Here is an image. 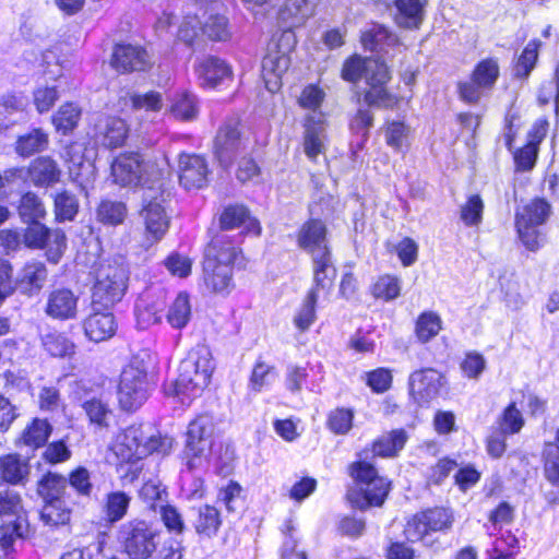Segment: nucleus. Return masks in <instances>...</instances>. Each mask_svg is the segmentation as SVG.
<instances>
[{
	"label": "nucleus",
	"instance_id": "f257e3e1",
	"mask_svg": "<svg viewBox=\"0 0 559 559\" xmlns=\"http://www.w3.org/2000/svg\"><path fill=\"white\" fill-rule=\"evenodd\" d=\"M214 365L210 349L204 345L192 348L181 360L177 379L166 388L168 395L189 405L209 385Z\"/></svg>",
	"mask_w": 559,
	"mask_h": 559
},
{
	"label": "nucleus",
	"instance_id": "f03ea898",
	"mask_svg": "<svg viewBox=\"0 0 559 559\" xmlns=\"http://www.w3.org/2000/svg\"><path fill=\"white\" fill-rule=\"evenodd\" d=\"M342 79L352 83L365 79L369 86L365 94V102L368 105L391 108L397 102L396 97L385 87L390 80V72L383 61L354 55L345 60Z\"/></svg>",
	"mask_w": 559,
	"mask_h": 559
},
{
	"label": "nucleus",
	"instance_id": "7ed1b4c3",
	"mask_svg": "<svg viewBox=\"0 0 559 559\" xmlns=\"http://www.w3.org/2000/svg\"><path fill=\"white\" fill-rule=\"evenodd\" d=\"M168 169L165 157L159 159L144 158L139 153H124L117 156L111 164L114 181L121 187H143L146 191H155Z\"/></svg>",
	"mask_w": 559,
	"mask_h": 559
},
{
	"label": "nucleus",
	"instance_id": "20e7f679",
	"mask_svg": "<svg viewBox=\"0 0 559 559\" xmlns=\"http://www.w3.org/2000/svg\"><path fill=\"white\" fill-rule=\"evenodd\" d=\"M360 459L349 465V474L354 479V487L347 491L350 504L359 510L383 504L389 491L390 481L380 476L372 463L368 462V452H364Z\"/></svg>",
	"mask_w": 559,
	"mask_h": 559
},
{
	"label": "nucleus",
	"instance_id": "39448f33",
	"mask_svg": "<svg viewBox=\"0 0 559 559\" xmlns=\"http://www.w3.org/2000/svg\"><path fill=\"white\" fill-rule=\"evenodd\" d=\"M173 449V439L154 431L151 425H131L122 430L114 447L121 461L143 459L150 454H168Z\"/></svg>",
	"mask_w": 559,
	"mask_h": 559
},
{
	"label": "nucleus",
	"instance_id": "423d86ee",
	"mask_svg": "<svg viewBox=\"0 0 559 559\" xmlns=\"http://www.w3.org/2000/svg\"><path fill=\"white\" fill-rule=\"evenodd\" d=\"M239 254L238 246L227 234L214 237L204 253V281L216 293H226L231 286V264Z\"/></svg>",
	"mask_w": 559,
	"mask_h": 559
},
{
	"label": "nucleus",
	"instance_id": "0eeeda50",
	"mask_svg": "<svg viewBox=\"0 0 559 559\" xmlns=\"http://www.w3.org/2000/svg\"><path fill=\"white\" fill-rule=\"evenodd\" d=\"M185 453L190 471L205 469L211 465L216 453L215 424L211 415H200L189 424Z\"/></svg>",
	"mask_w": 559,
	"mask_h": 559
},
{
	"label": "nucleus",
	"instance_id": "6e6552de",
	"mask_svg": "<svg viewBox=\"0 0 559 559\" xmlns=\"http://www.w3.org/2000/svg\"><path fill=\"white\" fill-rule=\"evenodd\" d=\"M129 282V272L120 263H103L96 271V280L93 286V307L109 309L121 301Z\"/></svg>",
	"mask_w": 559,
	"mask_h": 559
},
{
	"label": "nucleus",
	"instance_id": "1a4fd4ad",
	"mask_svg": "<svg viewBox=\"0 0 559 559\" xmlns=\"http://www.w3.org/2000/svg\"><path fill=\"white\" fill-rule=\"evenodd\" d=\"M148 396L147 371L143 360L134 357L122 370L118 400L122 409H138Z\"/></svg>",
	"mask_w": 559,
	"mask_h": 559
},
{
	"label": "nucleus",
	"instance_id": "9d476101",
	"mask_svg": "<svg viewBox=\"0 0 559 559\" xmlns=\"http://www.w3.org/2000/svg\"><path fill=\"white\" fill-rule=\"evenodd\" d=\"M158 532L145 521L133 520L119 531L124 554L129 559H148L157 549Z\"/></svg>",
	"mask_w": 559,
	"mask_h": 559
},
{
	"label": "nucleus",
	"instance_id": "9b49d317",
	"mask_svg": "<svg viewBox=\"0 0 559 559\" xmlns=\"http://www.w3.org/2000/svg\"><path fill=\"white\" fill-rule=\"evenodd\" d=\"M550 204L544 199H534L518 211L515 225L523 245L531 251L540 247V235L537 230L549 217Z\"/></svg>",
	"mask_w": 559,
	"mask_h": 559
},
{
	"label": "nucleus",
	"instance_id": "f8f14e48",
	"mask_svg": "<svg viewBox=\"0 0 559 559\" xmlns=\"http://www.w3.org/2000/svg\"><path fill=\"white\" fill-rule=\"evenodd\" d=\"M453 523V514L444 508L428 509L415 514L406 524L405 535L409 542L424 540L430 533L447 532Z\"/></svg>",
	"mask_w": 559,
	"mask_h": 559
},
{
	"label": "nucleus",
	"instance_id": "ddd939ff",
	"mask_svg": "<svg viewBox=\"0 0 559 559\" xmlns=\"http://www.w3.org/2000/svg\"><path fill=\"white\" fill-rule=\"evenodd\" d=\"M160 186L155 191H146L143 195V209L141 216L144 219L145 229L153 241L160 240L169 227V218L163 205L164 198Z\"/></svg>",
	"mask_w": 559,
	"mask_h": 559
},
{
	"label": "nucleus",
	"instance_id": "4468645a",
	"mask_svg": "<svg viewBox=\"0 0 559 559\" xmlns=\"http://www.w3.org/2000/svg\"><path fill=\"white\" fill-rule=\"evenodd\" d=\"M324 381V369L321 362H307L306 366L290 364L285 371L284 384L292 394H299L305 388L319 392Z\"/></svg>",
	"mask_w": 559,
	"mask_h": 559
},
{
	"label": "nucleus",
	"instance_id": "2eb2a0df",
	"mask_svg": "<svg viewBox=\"0 0 559 559\" xmlns=\"http://www.w3.org/2000/svg\"><path fill=\"white\" fill-rule=\"evenodd\" d=\"M447 384L445 376L433 368L416 370L408 379L409 394L420 404L439 396Z\"/></svg>",
	"mask_w": 559,
	"mask_h": 559
},
{
	"label": "nucleus",
	"instance_id": "dca6fc26",
	"mask_svg": "<svg viewBox=\"0 0 559 559\" xmlns=\"http://www.w3.org/2000/svg\"><path fill=\"white\" fill-rule=\"evenodd\" d=\"M326 126V119L322 111L308 112L304 118V152L311 160H316L320 154L325 152Z\"/></svg>",
	"mask_w": 559,
	"mask_h": 559
},
{
	"label": "nucleus",
	"instance_id": "f3484780",
	"mask_svg": "<svg viewBox=\"0 0 559 559\" xmlns=\"http://www.w3.org/2000/svg\"><path fill=\"white\" fill-rule=\"evenodd\" d=\"M80 295L67 287L53 288L47 296L45 313L59 321L76 319Z\"/></svg>",
	"mask_w": 559,
	"mask_h": 559
},
{
	"label": "nucleus",
	"instance_id": "a211bd4d",
	"mask_svg": "<svg viewBox=\"0 0 559 559\" xmlns=\"http://www.w3.org/2000/svg\"><path fill=\"white\" fill-rule=\"evenodd\" d=\"M209 165L206 159L198 154H181L179 156V181L187 189H202L209 181Z\"/></svg>",
	"mask_w": 559,
	"mask_h": 559
},
{
	"label": "nucleus",
	"instance_id": "6ab92c4d",
	"mask_svg": "<svg viewBox=\"0 0 559 559\" xmlns=\"http://www.w3.org/2000/svg\"><path fill=\"white\" fill-rule=\"evenodd\" d=\"M240 145L239 119L226 120L218 129L214 143L216 157L223 167L231 164Z\"/></svg>",
	"mask_w": 559,
	"mask_h": 559
},
{
	"label": "nucleus",
	"instance_id": "aec40b11",
	"mask_svg": "<svg viewBox=\"0 0 559 559\" xmlns=\"http://www.w3.org/2000/svg\"><path fill=\"white\" fill-rule=\"evenodd\" d=\"M298 246L312 257L331 253L328 246L326 227L320 219H309L302 224L297 235Z\"/></svg>",
	"mask_w": 559,
	"mask_h": 559
},
{
	"label": "nucleus",
	"instance_id": "412c9836",
	"mask_svg": "<svg viewBox=\"0 0 559 559\" xmlns=\"http://www.w3.org/2000/svg\"><path fill=\"white\" fill-rule=\"evenodd\" d=\"M318 0H286L280 10L278 19L288 28L282 34L281 40L288 44L294 40L290 28L300 26L313 14Z\"/></svg>",
	"mask_w": 559,
	"mask_h": 559
},
{
	"label": "nucleus",
	"instance_id": "4be33fe9",
	"mask_svg": "<svg viewBox=\"0 0 559 559\" xmlns=\"http://www.w3.org/2000/svg\"><path fill=\"white\" fill-rule=\"evenodd\" d=\"M289 64L290 59L286 51L280 50L277 44L269 46L262 60V76L270 92L274 93L280 88L282 75Z\"/></svg>",
	"mask_w": 559,
	"mask_h": 559
},
{
	"label": "nucleus",
	"instance_id": "5701e85b",
	"mask_svg": "<svg viewBox=\"0 0 559 559\" xmlns=\"http://www.w3.org/2000/svg\"><path fill=\"white\" fill-rule=\"evenodd\" d=\"M150 64L148 53L141 46L119 44L114 48L111 66L119 72L144 71Z\"/></svg>",
	"mask_w": 559,
	"mask_h": 559
},
{
	"label": "nucleus",
	"instance_id": "b1692460",
	"mask_svg": "<svg viewBox=\"0 0 559 559\" xmlns=\"http://www.w3.org/2000/svg\"><path fill=\"white\" fill-rule=\"evenodd\" d=\"M195 73L202 86L216 87L219 84L231 80V68L223 59L209 56L195 64Z\"/></svg>",
	"mask_w": 559,
	"mask_h": 559
},
{
	"label": "nucleus",
	"instance_id": "393cba45",
	"mask_svg": "<svg viewBox=\"0 0 559 559\" xmlns=\"http://www.w3.org/2000/svg\"><path fill=\"white\" fill-rule=\"evenodd\" d=\"M128 131L124 120L117 117H105L95 126V139L103 146L114 148L124 143Z\"/></svg>",
	"mask_w": 559,
	"mask_h": 559
},
{
	"label": "nucleus",
	"instance_id": "a878e982",
	"mask_svg": "<svg viewBox=\"0 0 559 559\" xmlns=\"http://www.w3.org/2000/svg\"><path fill=\"white\" fill-rule=\"evenodd\" d=\"M312 266L313 285L308 293H314L317 297H320V294H322L323 297H328L336 276L332 253L312 257Z\"/></svg>",
	"mask_w": 559,
	"mask_h": 559
},
{
	"label": "nucleus",
	"instance_id": "bb28decb",
	"mask_svg": "<svg viewBox=\"0 0 559 559\" xmlns=\"http://www.w3.org/2000/svg\"><path fill=\"white\" fill-rule=\"evenodd\" d=\"M361 44L365 49L370 51L389 53L390 48L402 51V44L396 35L379 24H373L361 34Z\"/></svg>",
	"mask_w": 559,
	"mask_h": 559
},
{
	"label": "nucleus",
	"instance_id": "cd10ccee",
	"mask_svg": "<svg viewBox=\"0 0 559 559\" xmlns=\"http://www.w3.org/2000/svg\"><path fill=\"white\" fill-rule=\"evenodd\" d=\"M47 269L45 263L40 261H29L21 269L17 274L15 285L22 293L33 295L38 293L45 285L47 280Z\"/></svg>",
	"mask_w": 559,
	"mask_h": 559
},
{
	"label": "nucleus",
	"instance_id": "c85d7f7f",
	"mask_svg": "<svg viewBox=\"0 0 559 559\" xmlns=\"http://www.w3.org/2000/svg\"><path fill=\"white\" fill-rule=\"evenodd\" d=\"M80 152L81 147L76 144L68 147L69 170L74 176V180L81 190L87 194L88 189L93 187L95 181V167L91 162L84 160L82 156H79Z\"/></svg>",
	"mask_w": 559,
	"mask_h": 559
},
{
	"label": "nucleus",
	"instance_id": "c756f323",
	"mask_svg": "<svg viewBox=\"0 0 559 559\" xmlns=\"http://www.w3.org/2000/svg\"><path fill=\"white\" fill-rule=\"evenodd\" d=\"M117 330V323L111 312L95 311L84 321L86 336L94 342L110 338Z\"/></svg>",
	"mask_w": 559,
	"mask_h": 559
},
{
	"label": "nucleus",
	"instance_id": "7c9ffc66",
	"mask_svg": "<svg viewBox=\"0 0 559 559\" xmlns=\"http://www.w3.org/2000/svg\"><path fill=\"white\" fill-rule=\"evenodd\" d=\"M425 3V0H395V23L408 29L418 28L424 20Z\"/></svg>",
	"mask_w": 559,
	"mask_h": 559
},
{
	"label": "nucleus",
	"instance_id": "2f4dec72",
	"mask_svg": "<svg viewBox=\"0 0 559 559\" xmlns=\"http://www.w3.org/2000/svg\"><path fill=\"white\" fill-rule=\"evenodd\" d=\"M31 466L27 460L19 454L0 456V479L11 485H23L29 474Z\"/></svg>",
	"mask_w": 559,
	"mask_h": 559
},
{
	"label": "nucleus",
	"instance_id": "473e14b6",
	"mask_svg": "<svg viewBox=\"0 0 559 559\" xmlns=\"http://www.w3.org/2000/svg\"><path fill=\"white\" fill-rule=\"evenodd\" d=\"M28 175L35 186L48 187L59 181L61 170L52 158L40 156L31 163Z\"/></svg>",
	"mask_w": 559,
	"mask_h": 559
},
{
	"label": "nucleus",
	"instance_id": "72a5a7b5",
	"mask_svg": "<svg viewBox=\"0 0 559 559\" xmlns=\"http://www.w3.org/2000/svg\"><path fill=\"white\" fill-rule=\"evenodd\" d=\"M221 224L224 229L243 227L247 233L259 235L261 227L259 222L251 217L243 205L227 206L221 215Z\"/></svg>",
	"mask_w": 559,
	"mask_h": 559
},
{
	"label": "nucleus",
	"instance_id": "f704fd0d",
	"mask_svg": "<svg viewBox=\"0 0 559 559\" xmlns=\"http://www.w3.org/2000/svg\"><path fill=\"white\" fill-rule=\"evenodd\" d=\"M132 497L121 490H114L105 495L102 512L109 524L121 521L128 513Z\"/></svg>",
	"mask_w": 559,
	"mask_h": 559
},
{
	"label": "nucleus",
	"instance_id": "c9c22d12",
	"mask_svg": "<svg viewBox=\"0 0 559 559\" xmlns=\"http://www.w3.org/2000/svg\"><path fill=\"white\" fill-rule=\"evenodd\" d=\"M221 525V513L215 507L204 504L198 509V515L193 522V527L200 537L207 539L215 537Z\"/></svg>",
	"mask_w": 559,
	"mask_h": 559
},
{
	"label": "nucleus",
	"instance_id": "e433bc0d",
	"mask_svg": "<svg viewBox=\"0 0 559 559\" xmlns=\"http://www.w3.org/2000/svg\"><path fill=\"white\" fill-rule=\"evenodd\" d=\"M27 98L23 95H4L0 99V126L8 128L25 119Z\"/></svg>",
	"mask_w": 559,
	"mask_h": 559
},
{
	"label": "nucleus",
	"instance_id": "4c0bfd02",
	"mask_svg": "<svg viewBox=\"0 0 559 559\" xmlns=\"http://www.w3.org/2000/svg\"><path fill=\"white\" fill-rule=\"evenodd\" d=\"M169 112L179 120H193L199 114V99L189 91L176 92L170 98Z\"/></svg>",
	"mask_w": 559,
	"mask_h": 559
},
{
	"label": "nucleus",
	"instance_id": "58836bf2",
	"mask_svg": "<svg viewBox=\"0 0 559 559\" xmlns=\"http://www.w3.org/2000/svg\"><path fill=\"white\" fill-rule=\"evenodd\" d=\"M51 431L52 426L47 419L34 418L23 430L21 441L28 448L38 449L46 444Z\"/></svg>",
	"mask_w": 559,
	"mask_h": 559
},
{
	"label": "nucleus",
	"instance_id": "ea45409f",
	"mask_svg": "<svg viewBox=\"0 0 559 559\" xmlns=\"http://www.w3.org/2000/svg\"><path fill=\"white\" fill-rule=\"evenodd\" d=\"M406 440L407 435L403 429L393 430L373 442L372 454L382 457L394 456L404 448Z\"/></svg>",
	"mask_w": 559,
	"mask_h": 559
},
{
	"label": "nucleus",
	"instance_id": "a19ab883",
	"mask_svg": "<svg viewBox=\"0 0 559 559\" xmlns=\"http://www.w3.org/2000/svg\"><path fill=\"white\" fill-rule=\"evenodd\" d=\"M82 407L92 425L98 428H107L109 426L114 412L103 399L91 397L82 404Z\"/></svg>",
	"mask_w": 559,
	"mask_h": 559
},
{
	"label": "nucleus",
	"instance_id": "79ce46f5",
	"mask_svg": "<svg viewBox=\"0 0 559 559\" xmlns=\"http://www.w3.org/2000/svg\"><path fill=\"white\" fill-rule=\"evenodd\" d=\"M166 319L171 328L177 330H181L188 324L191 319V305L188 294H178L168 308Z\"/></svg>",
	"mask_w": 559,
	"mask_h": 559
},
{
	"label": "nucleus",
	"instance_id": "37998d69",
	"mask_svg": "<svg viewBox=\"0 0 559 559\" xmlns=\"http://www.w3.org/2000/svg\"><path fill=\"white\" fill-rule=\"evenodd\" d=\"M442 329L440 316L433 311H424L415 324V334L420 343H427L436 337Z\"/></svg>",
	"mask_w": 559,
	"mask_h": 559
},
{
	"label": "nucleus",
	"instance_id": "c03bdc74",
	"mask_svg": "<svg viewBox=\"0 0 559 559\" xmlns=\"http://www.w3.org/2000/svg\"><path fill=\"white\" fill-rule=\"evenodd\" d=\"M68 479L61 475L48 473L38 483L37 491L45 501L62 500Z\"/></svg>",
	"mask_w": 559,
	"mask_h": 559
},
{
	"label": "nucleus",
	"instance_id": "a18cd8bd",
	"mask_svg": "<svg viewBox=\"0 0 559 559\" xmlns=\"http://www.w3.org/2000/svg\"><path fill=\"white\" fill-rule=\"evenodd\" d=\"M47 145L48 135L40 129H34L17 139L15 151L19 155L28 157L45 150Z\"/></svg>",
	"mask_w": 559,
	"mask_h": 559
},
{
	"label": "nucleus",
	"instance_id": "49530a36",
	"mask_svg": "<svg viewBox=\"0 0 559 559\" xmlns=\"http://www.w3.org/2000/svg\"><path fill=\"white\" fill-rule=\"evenodd\" d=\"M81 118V108L74 103L62 105L52 117V123L63 134L72 131Z\"/></svg>",
	"mask_w": 559,
	"mask_h": 559
},
{
	"label": "nucleus",
	"instance_id": "de8ad7c7",
	"mask_svg": "<svg viewBox=\"0 0 559 559\" xmlns=\"http://www.w3.org/2000/svg\"><path fill=\"white\" fill-rule=\"evenodd\" d=\"M19 214L25 223H35L45 217L46 210L35 193L27 192L21 198Z\"/></svg>",
	"mask_w": 559,
	"mask_h": 559
},
{
	"label": "nucleus",
	"instance_id": "09e8293b",
	"mask_svg": "<svg viewBox=\"0 0 559 559\" xmlns=\"http://www.w3.org/2000/svg\"><path fill=\"white\" fill-rule=\"evenodd\" d=\"M97 219L107 225H119L127 216V206L119 201L103 200L96 211Z\"/></svg>",
	"mask_w": 559,
	"mask_h": 559
},
{
	"label": "nucleus",
	"instance_id": "8fccbe9b",
	"mask_svg": "<svg viewBox=\"0 0 559 559\" xmlns=\"http://www.w3.org/2000/svg\"><path fill=\"white\" fill-rule=\"evenodd\" d=\"M371 294L377 299L384 301L394 300L401 294V282L396 276L381 275L371 286Z\"/></svg>",
	"mask_w": 559,
	"mask_h": 559
},
{
	"label": "nucleus",
	"instance_id": "3c124183",
	"mask_svg": "<svg viewBox=\"0 0 559 559\" xmlns=\"http://www.w3.org/2000/svg\"><path fill=\"white\" fill-rule=\"evenodd\" d=\"M540 44L539 40L534 39L525 46L514 66V76L518 79H526L530 75L538 59V48Z\"/></svg>",
	"mask_w": 559,
	"mask_h": 559
},
{
	"label": "nucleus",
	"instance_id": "603ef678",
	"mask_svg": "<svg viewBox=\"0 0 559 559\" xmlns=\"http://www.w3.org/2000/svg\"><path fill=\"white\" fill-rule=\"evenodd\" d=\"M71 510L63 500L45 501L41 510L43 521L51 526H59L69 523Z\"/></svg>",
	"mask_w": 559,
	"mask_h": 559
},
{
	"label": "nucleus",
	"instance_id": "864d4df0",
	"mask_svg": "<svg viewBox=\"0 0 559 559\" xmlns=\"http://www.w3.org/2000/svg\"><path fill=\"white\" fill-rule=\"evenodd\" d=\"M275 379L274 367L262 360H258L252 369L249 379V391L260 393L263 389L269 388Z\"/></svg>",
	"mask_w": 559,
	"mask_h": 559
},
{
	"label": "nucleus",
	"instance_id": "5fc2aeb1",
	"mask_svg": "<svg viewBox=\"0 0 559 559\" xmlns=\"http://www.w3.org/2000/svg\"><path fill=\"white\" fill-rule=\"evenodd\" d=\"M201 31L214 41H225L231 36L228 20L221 14L210 15L201 26Z\"/></svg>",
	"mask_w": 559,
	"mask_h": 559
},
{
	"label": "nucleus",
	"instance_id": "6e6d98bb",
	"mask_svg": "<svg viewBox=\"0 0 559 559\" xmlns=\"http://www.w3.org/2000/svg\"><path fill=\"white\" fill-rule=\"evenodd\" d=\"M478 85L486 87L488 91L493 87L499 78V66L495 59L488 58L481 60L471 74Z\"/></svg>",
	"mask_w": 559,
	"mask_h": 559
},
{
	"label": "nucleus",
	"instance_id": "4d7b16f0",
	"mask_svg": "<svg viewBox=\"0 0 559 559\" xmlns=\"http://www.w3.org/2000/svg\"><path fill=\"white\" fill-rule=\"evenodd\" d=\"M79 211V201L73 193L62 191L55 197V213L59 222L73 221Z\"/></svg>",
	"mask_w": 559,
	"mask_h": 559
},
{
	"label": "nucleus",
	"instance_id": "13d9d810",
	"mask_svg": "<svg viewBox=\"0 0 559 559\" xmlns=\"http://www.w3.org/2000/svg\"><path fill=\"white\" fill-rule=\"evenodd\" d=\"M45 349L55 357L71 356L74 353V344L63 334L49 333L43 338Z\"/></svg>",
	"mask_w": 559,
	"mask_h": 559
},
{
	"label": "nucleus",
	"instance_id": "bf43d9fd",
	"mask_svg": "<svg viewBox=\"0 0 559 559\" xmlns=\"http://www.w3.org/2000/svg\"><path fill=\"white\" fill-rule=\"evenodd\" d=\"M484 202L478 194H472L461 206V219L468 226H478L483 221Z\"/></svg>",
	"mask_w": 559,
	"mask_h": 559
},
{
	"label": "nucleus",
	"instance_id": "052dcab7",
	"mask_svg": "<svg viewBox=\"0 0 559 559\" xmlns=\"http://www.w3.org/2000/svg\"><path fill=\"white\" fill-rule=\"evenodd\" d=\"M318 298L314 293H308L302 305L294 317V323L300 331H306L316 320V304Z\"/></svg>",
	"mask_w": 559,
	"mask_h": 559
},
{
	"label": "nucleus",
	"instance_id": "680f3d73",
	"mask_svg": "<svg viewBox=\"0 0 559 559\" xmlns=\"http://www.w3.org/2000/svg\"><path fill=\"white\" fill-rule=\"evenodd\" d=\"M500 430L503 433L515 435L524 426V418L514 402L510 403L499 418Z\"/></svg>",
	"mask_w": 559,
	"mask_h": 559
},
{
	"label": "nucleus",
	"instance_id": "e2e57ef3",
	"mask_svg": "<svg viewBox=\"0 0 559 559\" xmlns=\"http://www.w3.org/2000/svg\"><path fill=\"white\" fill-rule=\"evenodd\" d=\"M134 314L136 319V325L141 330H145L153 324L160 322L162 316L155 305H151L146 302V300L141 299L134 309Z\"/></svg>",
	"mask_w": 559,
	"mask_h": 559
},
{
	"label": "nucleus",
	"instance_id": "0e129e2a",
	"mask_svg": "<svg viewBox=\"0 0 559 559\" xmlns=\"http://www.w3.org/2000/svg\"><path fill=\"white\" fill-rule=\"evenodd\" d=\"M132 108L135 110L145 111H159L164 106L163 96L160 93L151 91L145 94H132L130 96Z\"/></svg>",
	"mask_w": 559,
	"mask_h": 559
},
{
	"label": "nucleus",
	"instance_id": "69168bd1",
	"mask_svg": "<svg viewBox=\"0 0 559 559\" xmlns=\"http://www.w3.org/2000/svg\"><path fill=\"white\" fill-rule=\"evenodd\" d=\"M44 248L47 249L48 260L58 263L67 248V237L63 230H49Z\"/></svg>",
	"mask_w": 559,
	"mask_h": 559
},
{
	"label": "nucleus",
	"instance_id": "338daca9",
	"mask_svg": "<svg viewBox=\"0 0 559 559\" xmlns=\"http://www.w3.org/2000/svg\"><path fill=\"white\" fill-rule=\"evenodd\" d=\"M241 486L230 480L225 487L219 489L217 501L222 502L228 512H235L241 504Z\"/></svg>",
	"mask_w": 559,
	"mask_h": 559
},
{
	"label": "nucleus",
	"instance_id": "774afa93",
	"mask_svg": "<svg viewBox=\"0 0 559 559\" xmlns=\"http://www.w3.org/2000/svg\"><path fill=\"white\" fill-rule=\"evenodd\" d=\"M544 457L546 478L559 487V454L555 452V445L551 442L545 444Z\"/></svg>",
	"mask_w": 559,
	"mask_h": 559
}]
</instances>
